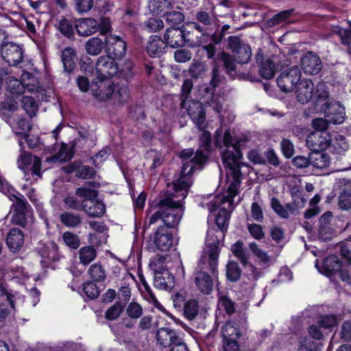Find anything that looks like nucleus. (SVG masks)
I'll use <instances>...</instances> for the list:
<instances>
[{
	"mask_svg": "<svg viewBox=\"0 0 351 351\" xmlns=\"http://www.w3.org/2000/svg\"><path fill=\"white\" fill-rule=\"evenodd\" d=\"M219 254L218 242L210 244L199 263V270H197L193 274V281L196 289L204 295L211 293L214 280L217 278Z\"/></svg>",
	"mask_w": 351,
	"mask_h": 351,
	"instance_id": "obj_1",
	"label": "nucleus"
},
{
	"mask_svg": "<svg viewBox=\"0 0 351 351\" xmlns=\"http://www.w3.org/2000/svg\"><path fill=\"white\" fill-rule=\"evenodd\" d=\"M182 201L178 199L177 195L171 193H167L164 197H160L158 202V210L145 221L144 228H148L159 219H161L169 228H176L184 213Z\"/></svg>",
	"mask_w": 351,
	"mask_h": 351,
	"instance_id": "obj_2",
	"label": "nucleus"
},
{
	"mask_svg": "<svg viewBox=\"0 0 351 351\" xmlns=\"http://www.w3.org/2000/svg\"><path fill=\"white\" fill-rule=\"evenodd\" d=\"M93 96L99 101H110L116 106L123 105L130 97L127 86H114L109 78H97L90 85Z\"/></svg>",
	"mask_w": 351,
	"mask_h": 351,
	"instance_id": "obj_3",
	"label": "nucleus"
},
{
	"mask_svg": "<svg viewBox=\"0 0 351 351\" xmlns=\"http://www.w3.org/2000/svg\"><path fill=\"white\" fill-rule=\"evenodd\" d=\"M207 156L201 150H197L191 160L185 162L182 168L180 177L173 182L174 193L170 192L178 196V199L184 200L188 194V189L193 183L192 174L195 169V165L202 167L206 161Z\"/></svg>",
	"mask_w": 351,
	"mask_h": 351,
	"instance_id": "obj_4",
	"label": "nucleus"
},
{
	"mask_svg": "<svg viewBox=\"0 0 351 351\" xmlns=\"http://www.w3.org/2000/svg\"><path fill=\"white\" fill-rule=\"evenodd\" d=\"M193 87V83L191 80L186 79L184 81L180 96L181 108L186 109L193 123L202 129L205 127L206 113L201 103L193 99H189Z\"/></svg>",
	"mask_w": 351,
	"mask_h": 351,
	"instance_id": "obj_5",
	"label": "nucleus"
},
{
	"mask_svg": "<svg viewBox=\"0 0 351 351\" xmlns=\"http://www.w3.org/2000/svg\"><path fill=\"white\" fill-rule=\"evenodd\" d=\"M184 27L186 43L191 47L202 46L210 41V34L204 29L199 23L190 22Z\"/></svg>",
	"mask_w": 351,
	"mask_h": 351,
	"instance_id": "obj_6",
	"label": "nucleus"
},
{
	"mask_svg": "<svg viewBox=\"0 0 351 351\" xmlns=\"http://www.w3.org/2000/svg\"><path fill=\"white\" fill-rule=\"evenodd\" d=\"M225 159L227 164H225L230 170L229 173L232 178V181L228 188V195L223 198L222 202H229L231 204L234 202L233 198L238 194V190L240 187L241 173V162H235L232 158L226 156Z\"/></svg>",
	"mask_w": 351,
	"mask_h": 351,
	"instance_id": "obj_7",
	"label": "nucleus"
},
{
	"mask_svg": "<svg viewBox=\"0 0 351 351\" xmlns=\"http://www.w3.org/2000/svg\"><path fill=\"white\" fill-rule=\"evenodd\" d=\"M228 48L234 53L237 62L247 64L252 58V49L248 44L245 43L240 37L229 36L227 40Z\"/></svg>",
	"mask_w": 351,
	"mask_h": 351,
	"instance_id": "obj_8",
	"label": "nucleus"
},
{
	"mask_svg": "<svg viewBox=\"0 0 351 351\" xmlns=\"http://www.w3.org/2000/svg\"><path fill=\"white\" fill-rule=\"evenodd\" d=\"M302 72L297 66L283 71L277 78L278 87L284 92H291L301 81Z\"/></svg>",
	"mask_w": 351,
	"mask_h": 351,
	"instance_id": "obj_9",
	"label": "nucleus"
},
{
	"mask_svg": "<svg viewBox=\"0 0 351 351\" xmlns=\"http://www.w3.org/2000/svg\"><path fill=\"white\" fill-rule=\"evenodd\" d=\"M223 144L226 149L222 152L221 158L223 164H227L226 156L232 158L235 162H241L242 154L240 150V141L233 138L230 131L226 130L223 136Z\"/></svg>",
	"mask_w": 351,
	"mask_h": 351,
	"instance_id": "obj_10",
	"label": "nucleus"
},
{
	"mask_svg": "<svg viewBox=\"0 0 351 351\" xmlns=\"http://www.w3.org/2000/svg\"><path fill=\"white\" fill-rule=\"evenodd\" d=\"M24 50L21 45L12 42L5 43L1 48V54L3 60L10 66H16L23 59Z\"/></svg>",
	"mask_w": 351,
	"mask_h": 351,
	"instance_id": "obj_11",
	"label": "nucleus"
},
{
	"mask_svg": "<svg viewBox=\"0 0 351 351\" xmlns=\"http://www.w3.org/2000/svg\"><path fill=\"white\" fill-rule=\"evenodd\" d=\"M331 136L327 132H313L306 139V146L313 152L326 149L330 144Z\"/></svg>",
	"mask_w": 351,
	"mask_h": 351,
	"instance_id": "obj_12",
	"label": "nucleus"
},
{
	"mask_svg": "<svg viewBox=\"0 0 351 351\" xmlns=\"http://www.w3.org/2000/svg\"><path fill=\"white\" fill-rule=\"evenodd\" d=\"M97 73L103 75L104 78H109L115 76L119 72L117 62L109 56H100L95 65Z\"/></svg>",
	"mask_w": 351,
	"mask_h": 351,
	"instance_id": "obj_13",
	"label": "nucleus"
},
{
	"mask_svg": "<svg viewBox=\"0 0 351 351\" xmlns=\"http://www.w3.org/2000/svg\"><path fill=\"white\" fill-rule=\"evenodd\" d=\"M301 66L304 73L316 75L322 69V62L319 56L313 52L307 51L300 58Z\"/></svg>",
	"mask_w": 351,
	"mask_h": 351,
	"instance_id": "obj_14",
	"label": "nucleus"
},
{
	"mask_svg": "<svg viewBox=\"0 0 351 351\" xmlns=\"http://www.w3.org/2000/svg\"><path fill=\"white\" fill-rule=\"evenodd\" d=\"M108 52L114 58H122L126 52V43L119 36L109 35L105 40Z\"/></svg>",
	"mask_w": 351,
	"mask_h": 351,
	"instance_id": "obj_15",
	"label": "nucleus"
},
{
	"mask_svg": "<svg viewBox=\"0 0 351 351\" xmlns=\"http://www.w3.org/2000/svg\"><path fill=\"white\" fill-rule=\"evenodd\" d=\"M164 38L166 45L172 48L181 47L186 43L184 28H169L166 30Z\"/></svg>",
	"mask_w": 351,
	"mask_h": 351,
	"instance_id": "obj_16",
	"label": "nucleus"
},
{
	"mask_svg": "<svg viewBox=\"0 0 351 351\" xmlns=\"http://www.w3.org/2000/svg\"><path fill=\"white\" fill-rule=\"evenodd\" d=\"M256 62L260 64V75L266 80H270L275 75L276 68L270 59L264 60L263 50L258 49L255 56Z\"/></svg>",
	"mask_w": 351,
	"mask_h": 351,
	"instance_id": "obj_17",
	"label": "nucleus"
},
{
	"mask_svg": "<svg viewBox=\"0 0 351 351\" xmlns=\"http://www.w3.org/2000/svg\"><path fill=\"white\" fill-rule=\"evenodd\" d=\"M75 27L80 36H88L99 31V23L93 19L88 18L77 21Z\"/></svg>",
	"mask_w": 351,
	"mask_h": 351,
	"instance_id": "obj_18",
	"label": "nucleus"
},
{
	"mask_svg": "<svg viewBox=\"0 0 351 351\" xmlns=\"http://www.w3.org/2000/svg\"><path fill=\"white\" fill-rule=\"evenodd\" d=\"M328 121L333 124H341L345 119L344 108L338 102L330 103L325 108Z\"/></svg>",
	"mask_w": 351,
	"mask_h": 351,
	"instance_id": "obj_19",
	"label": "nucleus"
},
{
	"mask_svg": "<svg viewBox=\"0 0 351 351\" xmlns=\"http://www.w3.org/2000/svg\"><path fill=\"white\" fill-rule=\"evenodd\" d=\"M195 22L204 27L206 31L215 25L217 21V15L214 12L213 9L210 10L208 9L197 10L195 14Z\"/></svg>",
	"mask_w": 351,
	"mask_h": 351,
	"instance_id": "obj_20",
	"label": "nucleus"
},
{
	"mask_svg": "<svg viewBox=\"0 0 351 351\" xmlns=\"http://www.w3.org/2000/svg\"><path fill=\"white\" fill-rule=\"evenodd\" d=\"M332 219V213L330 211L326 212L319 218V234L324 239H330L335 233L331 225Z\"/></svg>",
	"mask_w": 351,
	"mask_h": 351,
	"instance_id": "obj_21",
	"label": "nucleus"
},
{
	"mask_svg": "<svg viewBox=\"0 0 351 351\" xmlns=\"http://www.w3.org/2000/svg\"><path fill=\"white\" fill-rule=\"evenodd\" d=\"M296 97L298 100L302 103H307L313 97V84L311 80H302L296 86Z\"/></svg>",
	"mask_w": 351,
	"mask_h": 351,
	"instance_id": "obj_22",
	"label": "nucleus"
},
{
	"mask_svg": "<svg viewBox=\"0 0 351 351\" xmlns=\"http://www.w3.org/2000/svg\"><path fill=\"white\" fill-rule=\"evenodd\" d=\"M6 243L11 252H18L24 243L23 232L19 228L11 229L7 236Z\"/></svg>",
	"mask_w": 351,
	"mask_h": 351,
	"instance_id": "obj_23",
	"label": "nucleus"
},
{
	"mask_svg": "<svg viewBox=\"0 0 351 351\" xmlns=\"http://www.w3.org/2000/svg\"><path fill=\"white\" fill-rule=\"evenodd\" d=\"M154 286L161 290L171 289L174 285V278L167 269H162L155 273Z\"/></svg>",
	"mask_w": 351,
	"mask_h": 351,
	"instance_id": "obj_24",
	"label": "nucleus"
},
{
	"mask_svg": "<svg viewBox=\"0 0 351 351\" xmlns=\"http://www.w3.org/2000/svg\"><path fill=\"white\" fill-rule=\"evenodd\" d=\"M82 211L89 217L99 218L104 215L106 206L101 201L93 199L88 203L84 202Z\"/></svg>",
	"mask_w": 351,
	"mask_h": 351,
	"instance_id": "obj_25",
	"label": "nucleus"
},
{
	"mask_svg": "<svg viewBox=\"0 0 351 351\" xmlns=\"http://www.w3.org/2000/svg\"><path fill=\"white\" fill-rule=\"evenodd\" d=\"M178 337L177 332L169 328H161L156 332L157 343L162 348L169 347Z\"/></svg>",
	"mask_w": 351,
	"mask_h": 351,
	"instance_id": "obj_26",
	"label": "nucleus"
},
{
	"mask_svg": "<svg viewBox=\"0 0 351 351\" xmlns=\"http://www.w3.org/2000/svg\"><path fill=\"white\" fill-rule=\"evenodd\" d=\"M88 186L99 187V184L95 181L86 182L84 186L79 187L75 190V195L81 198H83L82 202H88L96 199L98 196V192L96 190L91 189Z\"/></svg>",
	"mask_w": 351,
	"mask_h": 351,
	"instance_id": "obj_27",
	"label": "nucleus"
},
{
	"mask_svg": "<svg viewBox=\"0 0 351 351\" xmlns=\"http://www.w3.org/2000/svg\"><path fill=\"white\" fill-rule=\"evenodd\" d=\"M154 243L159 250L167 252L173 245L172 234L167 232H163L162 230L158 229L154 236Z\"/></svg>",
	"mask_w": 351,
	"mask_h": 351,
	"instance_id": "obj_28",
	"label": "nucleus"
},
{
	"mask_svg": "<svg viewBox=\"0 0 351 351\" xmlns=\"http://www.w3.org/2000/svg\"><path fill=\"white\" fill-rule=\"evenodd\" d=\"M218 58L223 62V68L227 74L232 77L237 76V64L235 58L226 52H221L218 54Z\"/></svg>",
	"mask_w": 351,
	"mask_h": 351,
	"instance_id": "obj_29",
	"label": "nucleus"
},
{
	"mask_svg": "<svg viewBox=\"0 0 351 351\" xmlns=\"http://www.w3.org/2000/svg\"><path fill=\"white\" fill-rule=\"evenodd\" d=\"M165 42L157 36L150 38L147 45V52L151 57L160 56L165 49Z\"/></svg>",
	"mask_w": 351,
	"mask_h": 351,
	"instance_id": "obj_30",
	"label": "nucleus"
},
{
	"mask_svg": "<svg viewBox=\"0 0 351 351\" xmlns=\"http://www.w3.org/2000/svg\"><path fill=\"white\" fill-rule=\"evenodd\" d=\"M97 256V252L94 246L86 245L82 247L78 251L80 263L84 266H87Z\"/></svg>",
	"mask_w": 351,
	"mask_h": 351,
	"instance_id": "obj_31",
	"label": "nucleus"
},
{
	"mask_svg": "<svg viewBox=\"0 0 351 351\" xmlns=\"http://www.w3.org/2000/svg\"><path fill=\"white\" fill-rule=\"evenodd\" d=\"M60 221L66 227L71 228L78 227L82 222L80 214L69 211L63 212L60 215Z\"/></svg>",
	"mask_w": 351,
	"mask_h": 351,
	"instance_id": "obj_32",
	"label": "nucleus"
},
{
	"mask_svg": "<svg viewBox=\"0 0 351 351\" xmlns=\"http://www.w3.org/2000/svg\"><path fill=\"white\" fill-rule=\"evenodd\" d=\"M39 253L43 258L53 262L58 261L61 257L58 252V246L53 242L43 246Z\"/></svg>",
	"mask_w": 351,
	"mask_h": 351,
	"instance_id": "obj_33",
	"label": "nucleus"
},
{
	"mask_svg": "<svg viewBox=\"0 0 351 351\" xmlns=\"http://www.w3.org/2000/svg\"><path fill=\"white\" fill-rule=\"evenodd\" d=\"M322 268L325 274L330 276L339 271L341 268V264L337 256H330L324 260Z\"/></svg>",
	"mask_w": 351,
	"mask_h": 351,
	"instance_id": "obj_34",
	"label": "nucleus"
},
{
	"mask_svg": "<svg viewBox=\"0 0 351 351\" xmlns=\"http://www.w3.org/2000/svg\"><path fill=\"white\" fill-rule=\"evenodd\" d=\"M88 274L94 282H102L106 278V271L101 263L92 264L88 269Z\"/></svg>",
	"mask_w": 351,
	"mask_h": 351,
	"instance_id": "obj_35",
	"label": "nucleus"
},
{
	"mask_svg": "<svg viewBox=\"0 0 351 351\" xmlns=\"http://www.w3.org/2000/svg\"><path fill=\"white\" fill-rule=\"evenodd\" d=\"M330 164L329 156L321 151L314 152L310 154V165L318 169H324Z\"/></svg>",
	"mask_w": 351,
	"mask_h": 351,
	"instance_id": "obj_36",
	"label": "nucleus"
},
{
	"mask_svg": "<svg viewBox=\"0 0 351 351\" xmlns=\"http://www.w3.org/2000/svg\"><path fill=\"white\" fill-rule=\"evenodd\" d=\"M75 56V52L72 48L66 47L62 51V61L64 70L68 73H70L74 68Z\"/></svg>",
	"mask_w": 351,
	"mask_h": 351,
	"instance_id": "obj_37",
	"label": "nucleus"
},
{
	"mask_svg": "<svg viewBox=\"0 0 351 351\" xmlns=\"http://www.w3.org/2000/svg\"><path fill=\"white\" fill-rule=\"evenodd\" d=\"M184 317L189 320L194 319L199 313V303L195 299L187 300L183 306Z\"/></svg>",
	"mask_w": 351,
	"mask_h": 351,
	"instance_id": "obj_38",
	"label": "nucleus"
},
{
	"mask_svg": "<svg viewBox=\"0 0 351 351\" xmlns=\"http://www.w3.org/2000/svg\"><path fill=\"white\" fill-rule=\"evenodd\" d=\"M104 43L98 37H93L88 39L86 43V51L92 56L99 55L104 49Z\"/></svg>",
	"mask_w": 351,
	"mask_h": 351,
	"instance_id": "obj_39",
	"label": "nucleus"
},
{
	"mask_svg": "<svg viewBox=\"0 0 351 351\" xmlns=\"http://www.w3.org/2000/svg\"><path fill=\"white\" fill-rule=\"evenodd\" d=\"M338 207L341 210H349L351 208V186L345 187L338 197Z\"/></svg>",
	"mask_w": 351,
	"mask_h": 351,
	"instance_id": "obj_40",
	"label": "nucleus"
},
{
	"mask_svg": "<svg viewBox=\"0 0 351 351\" xmlns=\"http://www.w3.org/2000/svg\"><path fill=\"white\" fill-rule=\"evenodd\" d=\"M230 250L234 256H236L243 265H247L249 255L246 253L244 249V244L241 241H238L232 245Z\"/></svg>",
	"mask_w": 351,
	"mask_h": 351,
	"instance_id": "obj_41",
	"label": "nucleus"
},
{
	"mask_svg": "<svg viewBox=\"0 0 351 351\" xmlns=\"http://www.w3.org/2000/svg\"><path fill=\"white\" fill-rule=\"evenodd\" d=\"M7 90L12 95H21L25 89L29 90L28 86H25L19 80L10 77L6 82Z\"/></svg>",
	"mask_w": 351,
	"mask_h": 351,
	"instance_id": "obj_42",
	"label": "nucleus"
},
{
	"mask_svg": "<svg viewBox=\"0 0 351 351\" xmlns=\"http://www.w3.org/2000/svg\"><path fill=\"white\" fill-rule=\"evenodd\" d=\"M21 105L27 114L30 117L36 114L38 111V104L35 99L31 96H24L21 99Z\"/></svg>",
	"mask_w": 351,
	"mask_h": 351,
	"instance_id": "obj_43",
	"label": "nucleus"
},
{
	"mask_svg": "<svg viewBox=\"0 0 351 351\" xmlns=\"http://www.w3.org/2000/svg\"><path fill=\"white\" fill-rule=\"evenodd\" d=\"M241 274V270L237 263L229 262L226 265V276L228 280L234 282L239 280Z\"/></svg>",
	"mask_w": 351,
	"mask_h": 351,
	"instance_id": "obj_44",
	"label": "nucleus"
},
{
	"mask_svg": "<svg viewBox=\"0 0 351 351\" xmlns=\"http://www.w3.org/2000/svg\"><path fill=\"white\" fill-rule=\"evenodd\" d=\"M166 22L172 27L182 23L184 20V14L180 11H170L164 14Z\"/></svg>",
	"mask_w": 351,
	"mask_h": 351,
	"instance_id": "obj_45",
	"label": "nucleus"
},
{
	"mask_svg": "<svg viewBox=\"0 0 351 351\" xmlns=\"http://www.w3.org/2000/svg\"><path fill=\"white\" fill-rule=\"evenodd\" d=\"M330 145H331L338 154L343 152L349 148L348 143L342 135H336L333 139L331 138Z\"/></svg>",
	"mask_w": 351,
	"mask_h": 351,
	"instance_id": "obj_46",
	"label": "nucleus"
},
{
	"mask_svg": "<svg viewBox=\"0 0 351 351\" xmlns=\"http://www.w3.org/2000/svg\"><path fill=\"white\" fill-rule=\"evenodd\" d=\"M124 308V304L121 302H116L110 308H109L106 313L105 317L110 321L117 319L122 313Z\"/></svg>",
	"mask_w": 351,
	"mask_h": 351,
	"instance_id": "obj_47",
	"label": "nucleus"
},
{
	"mask_svg": "<svg viewBox=\"0 0 351 351\" xmlns=\"http://www.w3.org/2000/svg\"><path fill=\"white\" fill-rule=\"evenodd\" d=\"M315 97L317 98V101H324L322 106H326L328 104L329 92L327 86L324 83H319L317 85L316 89L314 93Z\"/></svg>",
	"mask_w": 351,
	"mask_h": 351,
	"instance_id": "obj_48",
	"label": "nucleus"
},
{
	"mask_svg": "<svg viewBox=\"0 0 351 351\" xmlns=\"http://www.w3.org/2000/svg\"><path fill=\"white\" fill-rule=\"evenodd\" d=\"M271 207L275 213L282 219L289 217V211L286 209L277 197H272L271 199Z\"/></svg>",
	"mask_w": 351,
	"mask_h": 351,
	"instance_id": "obj_49",
	"label": "nucleus"
},
{
	"mask_svg": "<svg viewBox=\"0 0 351 351\" xmlns=\"http://www.w3.org/2000/svg\"><path fill=\"white\" fill-rule=\"evenodd\" d=\"M62 239L65 245L73 250L77 249L80 245L79 237L71 232H65L62 234Z\"/></svg>",
	"mask_w": 351,
	"mask_h": 351,
	"instance_id": "obj_50",
	"label": "nucleus"
},
{
	"mask_svg": "<svg viewBox=\"0 0 351 351\" xmlns=\"http://www.w3.org/2000/svg\"><path fill=\"white\" fill-rule=\"evenodd\" d=\"M332 32L339 36L343 45H349L351 43V23L348 29L337 26L333 27Z\"/></svg>",
	"mask_w": 351,
	"mask_h": 351,
	"instance_id": "obj_51",
	"label": "nucleus"
},
{
	"mask_svg": "<svg viewBox=\"0 0 351 351\" xmlns=\"http://www.w3.org/2000/svg\"><path fill=\"white\" fill-rule=\"evenodd\" d=\"M249 248L251 252L257 257V258L263 263H267L270 261V257L266 252L261 250L257 243L252 242L249 244Z\"/></svg>",
	"mask_w": 351,
	"mask_h": 351,
	"instance_id": "obj_52",
	"label": "nucleus"
},
{
	"mask_svg": "<svg viewBox=\"0 0 351 351\" xmlns=\"http://www.w3.org/2000/svg\"><path fill=\"white\" fill-rule=\"evenodd\" d=\"M83 291L90 299H95L99 295V290L95 282L88 281L84 284Z\"/></svg>",
	"mask_w": 351,
	"mask_h": 351,
	"instance_id": "obj_53",
	"label": "nucleus"
},
{
	"mask_svg": "<svg viewBox=\"0 0 351 351\" xmlns=\"http://www.w3.org/2000/svg\"><path fill=\"white\" fill-rule=\"evenodd\" d=\"M14 213H32L31 206L23 197L15 196Z\"/></svg>",
	"mask_w": 351,
	"mask_h": 351,
	"instance_id": "obj_54",
	"label": "nucleus"
},
{
	"mask_svg": "<svg viewBox=\"0 0 351 351\" xmlns=\"http://www.w3.org/2000/svg\"><path fill=\"white\" fill-rule=\"evenodd\" d=\"M127 315L132 319H137L143 314L142 306L135 302H130L126 308Z\"/></svg>",
	"mask_w": 351,
	"mask_h": 351,
	"instance_id": "obj_55",
	"label": "nucleus"
},
{
	"mask_svg": "<svg viewBox=\"0 0 351 351\" xmlns=\"http://www.w3.org/2000/svg\"><path fill=\"white\" fill-rule=\"evenodd\" d=\"M229 213L225 208L221 209L216 217L215 221L218 228L223 231L226 230L229 220Z\"/></svg>",
	"mask_w": 351,
	"mask_h": 351,
	"instance_id": "obj_56",
	"label": "nucleus"
},
{
	"mask_svg": "<svg viewBox=\"0 0 351 351\" xmlns=\"http://www.w3.org/2000/svg\"><path fill=\"white\" fill-rule=\"evenodd\" d=\"M96 172L94 168L89 166H79L75 176L82 179H91L95 177Z\"/></svg>",
	"mask_w": 351,
	"mask_h": 351,
	"instance_id": "obj_57",
	"label": "nucleus"
},
{
	"mask_svg": "<svg viewBox=\"0 0 351 351\" xmlns=\"http://www.w3.org/2000/svg\"><path fill=\"white\" fill-rule=\"evenodd\" d=\"M293 10H286L276 14L269 21L270 25H278L290 17Z\"/></svg>",
	"mask_w": 351,
	"mask_h": 351,
	"instance_id": "obj_58",
	"label": "nucleus"
},
{
	"mask_svg": "<svg viewBox=\"0 0 351 351\" xmlns=\"http://www.w3.org/2000/svg\"><path fill=\"white\" fill-rule=\"evenodd\" d=\"M280 149L284 156L287 158H291L294 153V145L293 143L287 138H283L280 143Z\"/></svg>",
	"mask_w": 351,
	"mask_h": 351,
	"instance_id": "obj_59",
	"label": "nucleus"
},
{
	"mask_svg": "<svg viewBox=\"0 0 351 351\" xmlns=\"http://www.w3.org/2000/svg\"><path fill=\"white\" fill-rule=\"evenodd\" d=\"M152 327V317L149 315L142 317L138 321L136 330L138 333L149 330Z\"/></svg>",
	"mask_w": 351,
	"mask_h": 351,
	"instance_id": "obj_60",
	"label": "nucleus"
},
{
	"mask_svg": "<svg viewBox=\"0 0 351 351\" xmlns=\"http://www.w3.org/2000/svg\"><path fill=\"white\" fill-rule=\"evenodd\" d=\"M64 203L70 209L77 211L82 210L84 202H80L75 196H68L64 199Z\"/></svg>",
	"mask_w": 351,
	"mask_h": 351,
	"instance_id": "obj_61",
	"label": "nucleus"
},
{
	"mask_svg": "<svg viewBox=\"0 0 351 351\" xmlns=\"http://www.w3.org/2000/svg\"><path fill=\"white\" fill-rule=\"evenodd\" d=\"M58 29L63 35L68 38H70L73 34V26L69 21L65 18L60 21Z\"/></svg>",
	"mask_w": 351,
	"mask_h": 351,
	"instance_id": "obj_62",
	"label": "nucleus"
},
{
	"mask_svg": "<svg viewBox=\"0 0 351 351\" xmlns=\"http://www.w3.org/2000/svg\"><path fill=\"white\" fill-rule=\"evenodd\" d=\"M317 324L322 328H329L336 326L337 320V317L334 315H324L319 318Z\"/></svg>",
	"mask_w": 351,
	"mask_h": 351,
	"instance_id": "obj_63",
	"label": "nucleus"
},
{
	"mask_svg": "<svg viewBox=\"0 0 351 351\" xmlns=\"http://www.w3.org/2000/svg\"><path fill=\"white\" fill-rule=\"evenodd\" d=\"M205 71V66L200 62H195L190 66L189 69V75L195 79L201 77Z\"/></svg>",
	"mask_w": 351,
	"mask_h": 351,
	"instance_id": "obj_64",
	"label": "nucleus"
}]
</instances>
